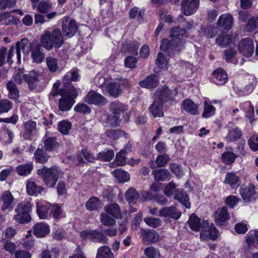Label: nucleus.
I'll return each instance as SVG.
<instances>
[{
  "instance_id": "f257e3e1",
  "label": "nucleus",
  "mask_w": 258,
  "mask_h": 258,
  "mask_svg": "<svg viewBox=\"0 0 258 258\" xmlns=\"http://www.w3.org/2000/svg\"><path fill=\"white\" fill-rule=\"evenodd\" d=\"M170 36V40L166 39L162 40L160 49L163 51H168L169 54H172L181 49L186 37V33L184 29L176 27L171 30Z\"/></svg>"
},
{
  "instance_id": "f03ea898",
  "label": "nucleus",
  "mask_w": 258,
  "mask_h": 258,
  "mask_svg": "<svg viewBox=\"0 0 258 258\" xmlns=\"http://www.w3.org/2000/svg\"><path fill=\"white\" fill-rule=\"evenodd\" d=\"M40 41L44 48L50 50L53 48H60L63 43V39L60 30L54 28L52 31H45L41 35Z\"/></svg>"
},
{
  "instance_id": "7ed1b4c3",
  "label": "nucleus",
  "mask_w": 258,
  "mask_h": 258,
  "mask_svg": "<svg viewBox=\"0 0 258 258\" xmlns=\"http://www.w3.org/2000/svg\"><path fill=\"white\" fill-rule=\"evenodd\" d=\"M170 95V91L166 86H164L161 90H158L156 92V99L149 107L150 112L154 117H160L163 116V102L164 100L168 99Z\"/></svg>"
},
{
  "instance_id": "20e7f679",
  "label": "nucleus",
  "mask_w": 258,
  "mask_h": 258,
  "mask_svg": "<svg viewBox=\"0 0 258 258\" xmlns=\"http://www.w3.org/2000/svg\"><path fill=\"white\" fill-rule=\"evenodd\" d=\"M33 204L27 201L19 203L15 210L16 215L14 219L19 224H28L32 220L31 213L32 211Z\"/></svg>"
},
{
  "instance_id": "39448f33",
  "label": "nucleus",
  "mask_w": 258,
  "mask_h": 258,
  "mask_svg": "<svg viewBox=\"0 0 258 258\" xmlns=\"http://www.w3.org/2000/svg\"><path fill=\"white\" fill-rule=\"evenodd\" d=\"M37 174L42 178L44 184L49 188L54 187L59 177V171L55 166H43L37 171Z\"/></svg>"
},
{
  "instance_id": "423d86ee",
  "label": "nucleus",
  "mask_w": 258,
  "mask_h": 258,
  "mask_svg": "<svg viewBox=\"0 0 258 258\" xmlns=\"http://www.w3.org/2000/svg\"><path fill=\"white\" fill-rule=\"evenodd\" d=\"M72 88L58 100V109L62 112L70 110L75 103V99L78 96V93L74 88Z\"/></svg>"
},
{
  "instance_id": "0eeeda50",
  "label": "nucleus",
  "mask_w": 258,
  "mask_h": 258,
  "mask_svg": "<svg viewBox=\"0 0 258 258\" xmlns=\"http://www.w3.org/2000/svg\"><path fill=\"white\" fill-rule=\"evenodd\" d=\"M80 237L84 240H89L103 244L107 243L108 240L106 235L97 229L83 230L80 233Z\"/></svg>"
},
{
  "instance_id": "6e6552de",
  "label": "nucleus",
  "mask_w": 258,
  "mask_h": 258,
  "mask_svg": "<svg viewBox=\"0 0 258 258\" xmlns=\"http://www.w3.org/2000/svg\"><path fill=\"white\" fill-rule=\"evenodd\" d=\"M78 29L75 20L65 17L62 21L61 30L64 36L71 38L76 33Z\"/></svg>"
},
{
  "instance_id": "1a4fd4ad",
  "label": "nucleus",
  "mask_w": 258,
  "mask_h": 258,
  "mask_svg": "<svg viewBox=\"0 0 258 258\" xmlns=\"http://www.w3.org/2000/svg\"><path fill=\"white\" fill-rule=\"evenodd\" d=\"M238 49L241 55L246 57L252 56L254 51V45L252 39L250 38L242 39L238 43Z\"/></svg>"
},
{
  "instance_id": "9d476101",
  "label": "nucleus",
  "mask_w": 258,
  "mask_h": 258,
  "mask_svg": "<svg viewBox=\"0 0 258 258\" xmlns=\"http://www.w3.org/2000/svg\"><path fill=\"white\" fill-rule=\"evenodd\" d=\"M218 232L215 225L209 223L207 221H204L202 224V229L200 234V237L204 240L209 237L212 239H215L218 236Z\"/></svg>"
},
{
  "instance_id": "9b49d317",
  "label": "nucleus",
  "mask_w": 258,
  "mask_h": 258,
  "mask_svg": "<svg viewBox=\"0 0 258 258\" xmlns=\"http://www.w3.org/2000/svg\"><path fill=\"white\" fill-rule=\"evenodd\" d=\"M85 101L89 104L98 106L104 105L106 99L102 95L93 90L90 91L85 97Z\"/></svg>"
},
{
  "instance_id": "f8f14e48",
  "label": "nucleus",
  "mask_w": 258,
  "mask_h": 258,
  "mask_svg": "<svg viewBox=\"0 0 258 258\" xmlns=\"http://www.w3.org/2000/svg\"><path fill=\"white\" fill-rule=\"evenodd\" d=\"M79 80L80 75L78 69L71 70L63 76L62 79L63 86L69 88V90H71L72 87L75 90H77L76 88L71 83L72 82H77Z\"/></svg>"
},
{
  "instance_id": "ddd939ff",
  "label": "nucleus",
  "mask_w": 258,
  "mask_h": 258,
  "mask_svg": "<svg viewBox=\"0 0 258 258\" xmlns=\"http://www.w3.org/2000/svg\"><path fill=\"white\" fill-rule=\"evenodd\" d=\"M199 0H183L181 9L186 16H190L196 12L199 8Z\"/></svg>"
},
{
  "instance_id": "4468645a",
  "label": "nucleus",
  "mask_w": 258,
  "mask_h": 258,
  "mask_svg": "<svg viewBox=\"0 0 258 258\" xmlns=\"http://www.w3.org/2000/svg\"><path fill=\"white\" fill-rule=\"evenodd\" d=\"M181 213L175 207H165L159 211V216L165 218L178 219Z\"/></svg>"
},
{
  "instance_id": "2eb2a0df",
  "label": "nucleus",
  "mask_w": 258,
  "mask_h": 258,
  "mask_svg": "<svg viewBox=\"0 0 258 258\" xmlns=\"http://www.w3.org/2000/svg\"><path fill=\"white\" fill-rule=\"evenodd\" d=\"M43 149L48 153L56 151L59 148L60 144L55 137H46L45 136L43 138Z\"/></svg>"
},
{
  "instance_id": "dca6fc26",
  "label": "nucleus",
  "mask_w": 258,
  "mask_h": 258,
  "mask_svg": "<svg viewBox=\"0 0 258 258\" xmlns=\"http://www.w3.org/2000/svg\"><path fill=\"white\" fill-rule=\"evenodd\" d=\"M240 195L245 202H250L254 199L256 195L255 187L252 184H249L245 187L240 188Z\"/></svg>"
},
{
  "instance_id": "f3484780",
  "label": "nucleus",
  "mask_w": 258,
  "mask_h": 258,
  "mask_svg": "<svg viewBox=\"0 0 258 258\" xmlns=\"http://www.w3.org/2000/svg\"><path fill=\"white\" fill-rule=\"evenodd\" d=\"M232 17L228 14H225L219 17L217 22V27L223 30H229L232 26Z\"/></svg>"
},
{
  "instance_id": "a211bd4d",
  "label": "nucleus",
  "mask_w": 258,
  "mask_h": 258,
  "mask_svg": "<svg viewBox=\"0 0 258 258\" xmlns=\"http://www.w3.org/2000/svg\"><path fill=\"white\" fill-rule=\"evenodd\" d=\"M34 235L38 238L44 237L50 232L49 226L44 223H37L33 226Z\"/></svg>"
},
{
  "instance_id": "6ab92c4d",
  "label": "nucleus",
  "mask_w": 258,
  "mask_h": 258,
  "mask_svg": "<svg viewBox=\"0 0 258 258\" xmlns=\"http://www.w3.org/2000/svg\"><path fill=\"white\" fill-rule=\"evenodd\" d=\"M48 153L43 148L38 147L34 152L33 157V160L36 163L45 164L48 162L50 157Z\"/></svg>"
},
{
  "instance_id": "aec40b11",
  "label": "nucleus",
  "mask_w": 258,
  "mask_h": 258,
  "mask_svg": "<svg viewBox=\"0 0 258 258\" xmlns=\"http://www.w3.org/2000/svg\"><path fill=\"white\" fill-rule=\"evenodd\" d=\"M144 10H140L137 7H134L130 10V23L133 26H136L143 21L144 16Z\"/></svg>"
},
{
  "instance_id": "412c9836",
  "label": "nucleus",
  "mask_w": 258,
  "mask_h": 258,
  "mask_svg": "<svg viewBox=\"0 0 258 258\" xmlns=\"http://www.w3.org/2000/svg\"><path fill=\"white\" fill-rule=\"evenodd\" d=\"M159 79L157 75H151L140 82V85L146 88H153L157 87L159 84Z\"/></svg>"
},
{
  "instance_id": "4be33fe9",
  "label": "nucleus",
  "mask_w": 258,
  "mask_h": 258,
  "mask_svg": "<svg viewBox=\"0 0 258 258\" xmlns=\"http://www.w3.org/2000/svg\"><path fill=\"white\" fill-rule=\"evenodd\" d=\"M41 46L38 43L35 44L30 51L31 58L34 62L37 63L42 62L44 59V53L41 51Z\"/></svg>"
},
{
  "instance_id": "5701e85b",
  "label": "nucleus",
  "mask_w": 258,
  "mask_h": 258,
  "mask_svg": "<svg viewBox=\"0 0 258 258\" xmlns=\"http://www.w3.org/2000/svg\"><path fill=\"white\" fill-rule=\"evenodd\" d=\"M224 183L228 184L231 188L236 189L240 184L241 180L236 174L228 172L226 175Z\"/></svg>"
},
{
  "instance_id": "b1692460",
  "label": "nucleus",
  "mask_w": 258,
  "mask_h": 258,
  "mask_svg": "<svg viewBox=\"0 0 258 258\" xmlns=\"http://www.w3.org/2000/svg\"><path fill=\"white\" fill-rule=\"evenodd\" d=\"M141 233L144 243L148 244L150 242H155L159 239V235L154 230L149 231L142 229Z\"/></svg>"
},
{
  "instance_id": "393cba45",
  "label": "nucleus",
  "mask_w": 258,
  "mask_h": 258,
  "mask_svg": "<svg viewBox=\"0 0 258 258\" xmlns=\"http://www.w3.org/2000/svg\"><path fill=\"white\" fill-rule=\"evenodd\" d=\"M104 210L105 212L116 219H121L122 215L119 205L116 203H111L106 205Z\"/></svg>"
},
{
  "instance_id": "a878e982",
  "label": "nucleus",
  "mask_w": 258,
  "mask_h": 258,
  "mask_svg": "<svg viewBox=\"0 0 258 258\" xmlns=\"http://www.w3.org/2000/svg\"><path fill=\"white\" fill-rule=\"evenodd\" d=\"M36 213L40 219H45L51 209L49 204H43L41 202L36 203Z\"/></svg>"
},
{
  "instance_id": "bb28decb",
  "label": "nucleus",
  "mask_w": 258,
  "mask_h": 258,
  "mask_svg": "<svg viewBox=\"0 0 258 258\" xmlns=\"http://www.w3.org/2000/svg\"><path fill=\"white\" fill-rule=\"evenodd\" d=\"M26 190L29 196L36 197L44 190V187L37 185L34 181H28L26 184Z\"/></svg>"
},
{
  "instance_id": "cd10ccee",
  "label": "nucleus",
  "mask_w": 258,
  "mask_h": 258,
  "mask_svg": "<svg viewBox=\"0 0 258 258\" xmlns=\"http://www.w3.org/2000/svg\"><path fill=\"white\" fill-rule=\"evenodd\" d=\"M106 89L110 96L116 98L121 93L120 84L115 82H110L107 84Z\"/></svg>"
},
{
  "instance_id": "c85d7f7f",
  "label": "nucleus",
  "mask_w": 258,
  "mask_h": 258,
  "mask_svg": "<svg viewBox=\"0 0 258 258\" xmlns=\"http://www.w3.org/2000/svg\"><path fill=\"white\" fill-rule=\"evenodd\" d=\"M8 91V97L10 99L16 100L20 97L19 91L15 83L12 81H9L6 85Z\"/></svg>"
},
{
  "instance_id": "c756f323",
  "label": "nucleus",
  "mask_w": 258,
  "mask_h": 258,
  "mask_svg": "<svg viewBox=\"0 0 258 258\" xmlns=\"http://www.w3.org/2000/svg\"><path fill=\"white\" fill-rule=\"evenodd\" d=\"M126 151L124 149H121L116 154V157L114 161L110 163V167L115 168L117 166H123L126 163Z\"/></svg>"
},
{
  "instance_id": "7c9ffc66",
  "label": "nucleus",
  "mask_w": 258,
  "mask_h": 258,
  "mask_svg": "<svg viewBox=\"0 0 258 258\" xmlns=\"http://www.w3.org/2000/svg\"><path fill=\"white\" fill-rule=\"evenodd\" d=\"M174 198L178 200L186 208H190L189 198L187 193L182 189H178L175 195Z\"/></svg>"
},
{
  "instance_id": "2f4dec72",
  "label": "nucleus",
  "mask_w": 258,
  "mask_h": 258,
  "mask_svg": "<svg viewBox=\"0 0 258 258\" xmlns=\"http://www.w3.org/2000/svg\"><path fill=\"white\" fill-rule=\"evenodd\" d=\"M183 109L191 115L198 114V106L190 99H186L182 103Z\"/></svg>"
},
{
  "instance_id": "473e14b6",
  "label": "nucleus",
  "mask_w": 258,
  "mask_h": 258,
  "mask_svg": "<svg viewBox=\"0 0 258 258\" xmlns=\"http://www.w3.org/2000/svg\"><path fill=\"white\" fill-rule=\"evenodd\" d=\"M1 200L3 202L2 209L5 211L11 207L14 201V197L10 190H7L2 195Z\"/></svg>"
},
{
  "instance_id": "72a5a7b5",
  "label": "nucleus",
  "mask_w": 258,
  "mask_h": 258,
  "mask_svg": "<svg viewBox=\"0 0 258 258\" xmlns=\"http://www.w3.org/2000/svg\"><path fill=\"white\" fill-rule=\"evenodd\" d=\"M213 74L215 79V82L217 84H224L228 80V77L226 73L222 69H218L216 70L213 72Z\"/></svg>"
},
{
  "instance_id": "f704fd0d",
  "label": "nucleus",
  "mask_w": 258,
  "mask_h": 258,
  "mask_svg": "<svg viewBox=\"0 0 258 258\" xmlns=\"http://www.w3.org/2000/svg\"><path fill=\"white\" fill-rule=\"evenodd\" d=\"M242 136L241 131L236 127L230 129L228 131L225 140L228 143L235 142L239 140Z\"/></svg>"
},
{
  "instance_id": "c9c22d12",
  "label": "nucleus",
  "mask_w": 258,
  "mask_h": 258,
  "mask_svg": "<svg viewBox=\"0 0 258 258\" xmlns=\"http://www.w3.org/2000/svg\"><path fill=\"white\" fill-rule=\"evenodd\" d=\"M229 217V215L227 212V209L225 207L217 210L215 214V221L219 225H223Z\"/></svg>"
},
{
  "instance_id": "e433bc0d",
  "label": "nucleus",
  "mask_w": 258,
  "mask_h": 258,
  "mask_svg": "<svg viewBox=\"0 0 258 258\" xmlns=\"http://www.w3.org/2000/svg\"><path fill=\"white\" fill-rule=\"evenodd\" d=\"M109 108L112 113L119 115L121 112L127 109V106L119 101H115L110 103Z\"/></svg>"
},
{
  "instance_id": "4c0bfd02",
  "label": "nucleus",
  "mask_w": 258,
  "mask_h": 258,
  "mask_svg": "<svg viewBox=\"0 0 258 258\" xmlns=\"http://www.w3.org/2000/svg\"><path fill=\"white\" fill-rule=\"evenodd\" d=\"M33 46V44L30 43L29 39L26 37L16 43V49L19 48L20 51H22L24 53L29 52Z\"/></svg>"
},
{
  "instance_id": "58836bf2",
  "label": "nucleus",
  "mask_w": 258,
  "mask_h": 258,
  "mask_svg": "<svg viewBox=\"0 0 258 258\" xmlns=\"http://www.w3.org/2000/svg\"><path fill=\"white\" fill-rule=\"evenodd\" d=\"M114 156L112 149L104 150L97 154V159L103 162H110Z\"/></svg>"
},
{
  "instance_id": "ea45409f",
  "label": "nucleus",
  "mask_w": 258,
  "mask_h": 258,
  "mask_svg": "<svg viewBox=\"0 0 258 258\" xmlns=\"http://www.w3.org/2000/svg\"><path fill=\"white\" fill-rule=\"evenodd\" d=\"M33 168L32 163H27L18 165L16 167V172L19 175L27 176L31 173Z\"/></svg>"
},
{
  "instance_id": "a19ab883",
  "label": "nucleus",
  "mask_w": 258,
  "mask_h": 258,
  "mask_svg": "<svg viewBox=\"0 0 258 258\" xmlns=\"http://www.w3.org/2000/svg\"><path fill=\"white\" fill-rule=\"evenodd\" d=\"M169 159V157L167 154H164L159 155L157 157L155 162L152 161L150 162V166L153 169L157 167H163L165 165Z\"/></svg>"
},
{
  "instance_id": "79ce46f5",
  "label": "nucleus",
  "mask_w": 258,
  "mask_h": 258,
  "mask_svg": "<svg viewBox=\"0 0 258 258\" xmlns=\"http://www.w3.org/2000/svg\"><path fill=\"white\" fill-rule=\"evenodd\" d=\"M154 175V179L156 181H165L170 178V174L167 170L161 169L154 170L153 172Z\"/></svg>"
},
{
  "instance_id": "37998d69",
  "label": "nucleus",
  "mask_w": 258,
  "mask_h": 258,
  "mask_svg": "<svg viewBox=\"0 0 258 258\" xmlns=\"http://www.w3.org/2000/svg\"><path fill=\"white\" fill-rule=\"evenodd\" d=\"M96 258H113V255L109 246L103 245L98 249Z\"/></svg>"
},
{
  "instance_id": "c03bdc74",
  "label": "nucleus",
  "mask_w": 258,
  "mask_h": 258,
  "mask_svg": "<svg viewBox=\"0 0 258 258\" xmlns=\"http://www.w3.org/2000/svg\"><path fill=\"white\" fill-rule=\"evenodd\" d=\"M38 81V78L36 75H32L30 73L26 74L24 82L27 83L30 90H34L37 87Z\"/></svg>"
},
{
  "instance_id": "a18cd8bd",
  "label": "nucleus",
  "mask_w": 258,
  "mask_h": 258,
  "mask_svg": "<svg viewBox=\"0 0 258 258\" xmlns=\"http://www.w3.org/2000/svg\"><path fill=\"white\" fill-rule=\"evenodd\" d=\"M188 223L191 229L193 231H199L201 223L200 219L195 214H192L189 218Z\"/></svg>"
},
{
  "instance_id": "49530a36",
  "label": "nucleus",
  "mask_w": 258,
  "mask_h": 258,
  "mask_svg": "<svg viewBox=\"0 0 258 258\" xmlns=\"http://www.w3.org/2000/svg\"><path fill=\"white\" fill-rule=\"evenodd\" d=\"M72 127V123L68 120L59 121L57 124L58 131L64 135H68Z\"/></svg>"
},
{
  "instance_id": "de8ad7c7",
  "label": "nucleus",
  "mask_w": 258,
  "mask_h": 258,
  "mask_svg": "<svg viewBox=\"0 0 258 258\" xmlns=\"http://www.w3.org/2000/svg\"><path fill=\"white\" fill-rule=\"evenodd\" d=\"M115 178L119 183H123L129 180L127 176V172L121 169H116L112 172Z\"/></svg>"
},
{
  "instance_id": "09e8293b",
  "label": "nucleus",
  "mask_w": 258,
  "mask_h": 258,
  "mask_svg": "<svg viewBox=\"0 0 258 258\" xmlns=\"http://www.w3.org/2000/svg\"><path fill=\"white\" fill-rule=\"evenodd\" d=\"M122 45L120 49V52L121 54L125 56L124 60V66L126 68H129V43L125 41L124 42V39H122L121 41Z\"/></svg>"
},
{
  "instance_id": "8fccbe9b",
  "label": "nucleus",
  "mask_w": 258,
  "mask_h": 258,
  "mask_svg": "<svg viewBox=\"0 0 258 258\" xmlns=\"http://www.w3.org/2000/svg\"><path fill=\"white\" fill-rule=\"evenodd\" d=\"M204 111L202 114V116L204 118H209L213 116L215 114L216 109L215 107L209 103L207 101H205L204 102Z\"/></svg>"
},
{
  "instance_id": "3c124183",
  "label": "nucleus",
  "mask_w": 258,
  "mask_h": 258,
  "mask_svg": "<svg viewBox=\"0 0 258 258\" xmlns=\"http://www.w3.org/2000/svg\"><path fill=\"white\" fill-rule=\"evenodd\" d=\"M169 58H167L162 52L158 54L156 65L161 69L167 70L169 66Z\"/></svg>"
},
{
  "instance_id": "603ef678",
  "label": "nucleus",
  "mask_w": 258,
  "mask_h": 258,
  "mask_svg": "<svg viewBox=\"0 0 258 258\" xmlns=\"http://www.w3.org/2000/svg\"><path fill=\"white\" fill-rule=\"evenodd\" d=\"M100 201L97 197H93L89 199L86 203V207L88 210L93 211L97 210L99 208Z\"/></svg>"
},
{
  "instance_id": "864d4df0",
  "label": "nucleus",
  "mask_w": 258,
  "mask_h": 258,
  "mask_svg": "<svg viewBox=\"0 0 258 258\" xmlns=\"http://www.w3.org/2000/svg\"><path fill=\"white\" fill-rule=\"evenodd\" d=\"M139 47V44L136 42L132 48V53L135 56H130V69H133L137 67V57H138V50ZM130 54H131V50L130 49Z\"/></svg>"
},
{
  "instance_id": "5fc2aeb1",
  "label": "nucleus",
  "mask_w": 258,
  "mask_h": 258,
  "mask_svg": "<svg viewBox=\"0 0 258 258\" xmlns=\"http://www.w3.org/2000/svg\"><path fill=\"white\" fill-rule=\"evenodd\" d=\"M240 108L245 112L246 117L250 118L254 115V108L251 102L247 101L241 103Z\"/></svg>"
},
{
  "instance_id": "6e6d98bb",
  "label": "nucleus",
  "mask_w": 258,
  "mask_h": 258,
  "mask_svg": "<svg viewBox=\"0 0 258 258\" xmlns=\"http://www.w3.org/2000/svg\"><path fill=\"white\" fill-rule=\"evenodd\" d=\"M231 39V37L228 34L223 33L216 39V42L221 47H225L230 43Z\"/></svg>"
},
{
  "instance_id": "4d7b16f0",
  "label": "nucleus",
  "mask_w": 258,
  "mask_h": 258,
  "mask_svg": "<svg viewBox=\"0 0 258 258\" xmlns=\"http://www.w3.org/2000/svg\"><path fill=\"white\" fill-rule=\"evenodd\" d=\"M46 62L49 71L51 73L56 72L58 69L57 60L52 57H48L46 59Z\"/></svg>"
},
{
  "instance_id": "13d9d810",
  "label": "nucleus",
  "mask_w": 258,
  "mask_h": 258,
  "mask_svg": "<svg viewBox=\"0 0 258 258\" xmlns=\"http://www.w3.org/2000/svg\"><path fill=\"white\" fill-rule=\"evenodd\" d=\"M74 111L84 115L89 114L91 112V109L87 104L84 103H79L74 107Z\"/></svg>"
},
{
  "instance_id": "bf43d9fd",
  "label": "nucleus",
  "mask_w": 258,
  "mask_h": 258,
  "mask_svg": "<svg viewBox=\"0 0 258 258\" xmlns=\"http://www.w3.org/2000/svg\"><path fill=\"white\" fill-rule=\"evenodd\" d=\"M247 80L248 85L243 89L244 93L251 92L257 83L256 78L252 75H248L247 76Z\"/></svg>"
},
{
  "instance_id": "052dcab7",
  "label": "nucleus",
  "mask_w": 258,
  "mask_h": 258,
  "mask_svg": "<svg viewBox=\"0 0 258 258\" xmlns=\"http://www.w3.org/2000/svg\"><path fill=\"white\" fill-rule=\"evenodd\" d=\"M120 119L117 114H109L107 115L106 122L111 127H116L119 125Z\"/></svg>"
},
{
  "instance_id": "680f3d73",
  "label": "nucleus",
  "mask_w": 258,
  "mask_h": 258,
  "mask_svg": "<svg viewBox=\"0 0 258 258\" xmlns=\"http://www.w3.org/2000/svg\"><path fill=\"white\" fill-rule=\"evenodd\" d=\"M144 253L148 258H160V257L158 249L152 246L146 248Z\"/></svg>"
},
{
  "instance_id": "e2e57ef3",
  "label": "nucleus",
  "mask_w": 258,
  "mask_h": 258,
  "mask_svg": "<svg viewBox=\"0 0 258 258\" xmlns=\"http://www.w3.org/2000/svg\"><path fill=\"white\" fill-rule=\"evenodd\" d=\"M101 222L103 225L106 226H113L116 224V221L114 218L104 213L101 215Z\"/></svg>"
},
{
  "instance_id": "0e129e2a",
  "label": "nucleus",
  "mask_w": 258,
  "mask_h": 258,
  "mask_svg": "<svg viewBox=\"0 0 258 258\" xmlns=\"http://www.w3.org/2000/svg\"><path fill=\"white\" fill-rule=\"evenodd\" d=\"M236 159L235 154L232 152H224L222 155V160L227 164L230 165L235 161Z\"/></svg>"
},
{
  "instance_id": "69168bd1",
  "label": "nucleus",
  "mask_w": 258,
  "mask_h": 258,
  "mask_svg": "<svg viewBox=\"0 0 258 258\" xmlns=\"http://www.w3.org/2000/svg\"><path fill=\"white\" fill-rule=\"evenodd\" d=\"M13 107V103L8 99H2L0 100V114L7 113Z\"/></svg>"
},
{
  "instance_id": "338daca9",
  "label": "nucleus",
  "mask_w": 258,
  "mask_h": 258,
  "mask_svg": "<svg viewBox=\"0 0 258 258\" xmlns=\"http://www.w3.org/2000/svg\"><path fill=\"white\" fill-rule=\"evenodd\" d=\"M257 18L251 17L248 19L247 24L245 25L244 28V31L245 32H251L254 30L256 27V23Z\"/></svg>"
},
{
  "instance_id": "774afa93",
  "label": "nucleus",
  "mask_w": 258,
  "mask_h": 258,
  "mask_svg": "<svg viewBox=\"0 0 258 258\" xmlns=\"http://www.w3.org/2000/svg\"><path fill=\"white\" fill-rule=\"evenodd\" d=\"M248 144L250 149L253 151H256L258 150V136L252 135L251 136L248 141Z\"/></svg>"
}]
</instances>
